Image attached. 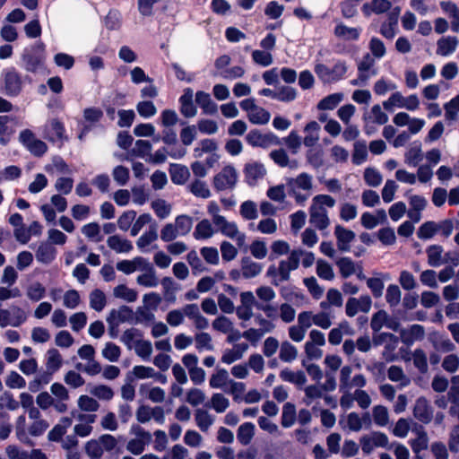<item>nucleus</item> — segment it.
Instances as JSON below:
<instances>
[{
	"label": "nucleus",
	"mask_w": 459,
	"mask_h": 459,
	"mask_svg": "<svg viewBox=\"0 0 459 459\" xmlns=\"http://www.w3.org/2000/svg\"><path fill=\"white\" fill-rule=\"evenodd\" d=\"M285 181L288 195L298 205L304 206L314 191L313 176L302 172L296 177L286 178Z\"/></svg>",
	"instance_id": "1"
},
{
	"label": "nucleus",
	"mask_w": 459,
	"mask_h": 459,
	"mask_svg": "<svg viewBox=\"0 0 459 459\" xmlns=\"http://www.w3.org/2000/svg\"><path fill=\"white\" fill-rule=\"evenodd\" d=\"M335 200L329 195H317L312 198L309 207V221L319 230H325L329 225L326 207L333 208Z\"/></svg>",
	"instance_id": "2"
},
{
	"label": "nucleus",
	"mask_w": 459,
	"mask_h": 459,
	"mask_svg": "<svg viewBox=\"0 0 459 459\" xmlns=\"http://www.w3.org/2000/svg\"><path fill=\"white\" fill-rule=\"evenodd\" d=\"M117 446L115 437L109 434L101 435L97 439H91L85 445V452L91 459H100L104 452H111Z\"/></svg>",
	"instance_id": "3"
},
{
	"label": "nucleus",
	"mask_w": 459,
	"mask_h": 459,
	"mask_svg": "<svg viewBox=\"0 0 459 459\" xmlns=\"http://www.w3.org/2000/svg\"><path fill=\"white\" fill-rule=\"evenodd\" d=\"M242 110L247 112L248 120L254 125H265L271 118L270 113L255 104L253 98L245 99L239 103Z\"/></svg>",
	"instance_id": "4"
},
{
	"label": "nucleus",
	"mask_w": 459,
	"mask_h": 459,
	"mask_svg": "<svg viewBox=\"0 0 459 459\" xmlns=\"http://www.w3.org/2000/svg\"><path fill=\"white\" fill-rule=\"evenodd\" d=\"M347 72L345 63L338 61L333 68L323 64H316L315 66V73L323 82H336L343 77Z\"/></svg>",
	"instance_id": "5"
},
{
	"label": "nucleus",
	"mask_w": 459,
	"mask_h": 459,
	"mask_svg": "<svg viewBox=\"0 0 459 459\" xmlns=\"http://www.w3.org/2000/svg\"><path fill=\"white\" fill-rule=\"evenodd\" d=\"M238 178L236 169L231 165H228L215 175L213 186L218 191L233 189L237 185Z\"/></svg>",
	"instance_id": "6"
},
{
	"label": "nucleus",
	"mask_w": 459,
	"mask_h": 459,
	"mask_svg": "<svg viewBox=\"0 0 459 459\" xmlns=\"http://www.w3.org/2000/svg\"><path fill=\"white\" fill-rule=\"evenodd\" d=\"M246 140L251 146L264 149L281 144V140L276 134L273 133L262 134L258 130L250 131L247 134Z\"/></svg>",
	"instance_id": "7"
},
{
	"label": "nucleus",
	"mask_w": 459,
	"mask_h": 459,
	"mask_svg": "<svg viewBox=\"0 0 459 459\" xmlns=\"http://www.w3.org/2000/svg\"><path fill=\"white\" fill-rule=\"evenodd\" d=\"M19 140L22 145L34 156H42L48 150L47 144L38 139L32 131L22 130L19 134Z\"/></svg>",
	"instance_id": "8"
},
{
	"label": "nucleus",
	"mask_w": 459,
	"mask_h": 459,
	"mask_svg": "<svg viewBox=\"0 0 459 459\" xmlns=\"http://www.w3.org/2000/svg\"><path fill=\"white\" fill-rule=\"evenodd\" d=\"M135 417L137 421L142 424L148 423L151 420H154L158 424L165 422L164 410L160 406L141 405L136 410Z\"/></svg>",
	"instance_id": "9"
},
{
	"label": "nucleus",
	"mask_w": 459,
	"mask_h": 459,
	"mask_svg": "<svg viewBox=\"0 0 459 459\" xmlns=\"http://www.w3.org/2000/svg\"><path fill=\"white\" fill-rule=\"evenodd\" d=\"M371 308V299L369 296H362L359 299L351 298L347 300L345 312L350 317L356 316L359 312L368 313Z\"/></svg>",
	"instance_id": "10"
},
{
	"label": "nucleus",
	"mask_w": 459,
	"mask_h": 459,
	"mask_svg": "<svg viewBox=\"0 0 459 459\" xmlns=\"http://www.w3.org/2000/svg\"><path fill=\"white\" fill-rule=\"evenodd\" d=\"M413 416L424 424H429L433 418V409L425 396L417 398L413 407Z\"/></svg>",
	"instance_id": "11"
},
{
	"label": "nucleus",
	"mask_w": 459,
	"mask_h": 459,
	"mask_svg": "<svg viewBox=\"0 0 459 459\" xmlns=\"http://www.w3.org/2000/svg\"><path fill=\"white\" fill-rule=\"evenodd\" d=\"M245 180L249 186H255L266 175L264 166L257 161L248 162L244 168Z\"/></svg>",
	"instance_id": "12"
},
{
	"label": "nucleus",
	"mask_w": 459,
	"mask_h": 459,
	"mask_svg": "<svg viewBox=\"0 0 459 459\" xmlns=\"http://www.w3.org/2000/svg\"><path fill=\"white\" fill-rule=\"evenodd\" d=\"M45 64V56L42 53H33L25 51L22 55V66L30 73H39L42 71Z\"/></svg>",
	"instance_id": "13"
},
{
	"label": "nucleus",
	"mask_w": 459,
	"mask_h": 459,
	"mask_svg": "<svg viewBox=\"0 0 459 459\" xmlns=\"http://www.w3.org/2000/svg\"><path fill=\"white\" fill-rule=\"evenodd\" d=\"M303 255L300 251H292L286 260L279 264L278 272L281 281H287L290 278V273L299 267L300 256Z\"/></svg>",
	"instance_id": "14"
},
{
	"label": "nucleus",
	"mask_w": 459,
	"mask_h": 459,
	"mask_svg": "<svg viewBox=\"0 0 459 459\" xmlns=\"http://www.w3.org/2000/svg\"><path fill=\"white\" fill-rule=\"evenodd\" d=\"M139 271L143 272V273L139 274L136 278V282L140 286H143L145 288H154L158 286L159 280L157 278L155 269L146 259Z\"/></svg>",
	"instance_id": "15"
},
{
	"label": "nucleus",
	"mask_w": 459,
	"mask_h": 459,
	"mask_svg": "<svg viewBox=\"0 0 459 459\" xmlns=\"http://www.w3.org/2000/svg\"><path fill=\"white\" fill-rule=\"evenodd\" d=\"M65 126L57 119L49 120L45 126V137L51 142H63L66 139Z\"/></svg>",
	"instance_id": "16"
},
{
	"label": "nucleus",
	"mask_w": 459,
	"mask_h": 459,
	"mask_svg": "<svg viewBox=\"0 0 459 459\" xmlns=\"http://www.w3.org/2000/svg\"><path fill=\"white\" fill-rule=\"evenodd\" d=\"M5 92L8 95H17L22 90V80L14 69H8L4 72Z\"/></svg>",
	"instance_id": "17"
},
{
	"label": "nucleus",
	"mask_w": 459,
	"mask_h": 459,
	"mask_svg": "<svg viewBox=\"0 0 459 459\" xmlns=\"http://www.w3.org/2000/svg\"><path fill=\"white\" fill-rule=\"evenodd\" d=\"M27 320V316L21 308L16 309V313L12 317L11 313L7 309L0 308V326L6 327L8 325L18 327Z\"/></svg>",
	"instance_id": "18"
},
{
	"label": "nucleus",
	"mask_w": 459,
	"mask_h": 459,
	"mask_svg": "<svg viewBox=\"0 0 459 459\" xmlns=\"http://www.w3.org/2000/svg\"><path fill=\"white\" fill-rule=\"evenodd\" d=\"M249 346L246 342L234 344L231 349H226L221 355V362L227 365L241 359Z\"/></svg>",
	"instance_id": "19"
},
{
	"label": "nucleus",
	"mask_w": 459,
	"mask_h": 459,
	"mask_svg": "<svg viewBox=\"0 0 459 459\" xmlns=\"http://www.w3.org/2000/svg\"><path fill=\"white\" fill-rule=\"evenodd\" d=\"M193 90L191 88H186L179 98L180 112L186 117H193L197 113V108L193 102Z\"/></svg>",
	"instance_id": "20"
},
{
	"label": "nucleus",
	"mask_w": 459,
	"mask_h": 459,
	"mask_svg": "<svg viewBox=\"0 0 459 459\" xmlns=\"http://www.w3.org/2000/svg\"><path fill=\"white\" fill-rule=\"evenodd\" d=\"M186 317L190 319L197 330H204L209 326L208 319L204 316L196 304H186Z\"/></svg>",
	"instance_id": "21"
},
{
	"label": "nucleus",
	"mask_w": 459,
	"mask_h": 459,
	"mask_svg": "<svg viewBox=\"0 0 459 459\" xmlns=\"http://www.w3.org/2000/svg\"><path fill=\"white\" fill-rule=\"evenodd\" d=\"M383 322L387 328L394 332L400 330L401 325L398 318L389 316L384 310H378L375 313V333L378 331Z\"/></svg>",
	"instance_id": "22"
},
{
	"label": "nucleus",
	"mask_w": 459,
	"mask_h": 459,
	"mask_svg": "<svg viewBox=\"0 0 459 459\" xmlns=\"http://www.w3.org/2000/svg\"><path fill=\"white\" fill-rule=\"evenodd\" d=\"M195 102L202 108L204 114L214 115L217 112V104L212 101L210 94L205 91H199L195 93Z\"/></svg>",
	"instance_id": "23"
},
{
	"label": "nucleus",
	"mask_w": 459,
	"mask_h": 459,
	"mask_svg": "<svg viewBox=\"0 0 459 459\" xmlns=\"http://www.w3.org/2000/svg\"><path fill=\"white\" fill-rule=\"evenodd\" d=\"M194 415L195 424L202 432H207L215 421V417L204 409H196Z\"/></svg>",
	"instance_id": "24"
},
{
	"label": "nucleus",
	"mask_w": 459,
	"mask_h": 459,
	"mask_svg": "<svg viewBox=\"0 0 459 459\" xmlns=\"http://www.w3.org/2000/svg\"><path fill=\"white\" fill-rule=\"evenodd\" d=\"M270 158L281 168H290V169H296L299 167V163L296 160H290L286 151L283 149H278L272 151L269 154Z\"/></svg>",
	"instance_id": "25"
},
{
	"label": "nucleus",
	"mask_w": 459,
	"mask_h": 459,
	"mask_svg": "<svg viewBox=\"0 0 459 459\" xmlns=\"http://www.w3.org/2000/svg\"><path fill=\"white\" fill-rule=\"evenodd\" d=\"M372 65L373 58L371 57L370 54H367L364 56V59L359 63V77L358 79L352 81V83L355 85L363 84L366 81H368L371 75L370 70Z\"/></svg>",
	"instance_id": "26"
},
{
	"label": "nucleus",
	"mask_w": 459,
	"mask_h": 459,
	"mask_svg": "<svg viewBox=\"0 0 459 459\" xmlns=\"http://www.w3.org/2000/svg\"><path fill=\"white\" fill-rule=\"evenodd\" d=\"M151 152L152 144L149 141L137 140L134 143V147L129 152L128 157L126 159L130 160L133 157H137L148 161Z\"/></svg>",
	"instance_id": "27"
},
{
	"label": "nucleus",
	"mask_w": 459,
	"mask_h": 459,
	"mask_svg": "<svg viewBox=\"0 0 459 459\" xmlns=\"http://www.w3.org/2000/svg\"><path fill=\"white\" fill-rule=\"evenodd\" d=\"M63 365V359L56 349H49L46 353V368L49 374L58 371Z\"/></svg>",
	"instance_id": "28"
},
{
	"label": "nucleus",
	"mask_w": 459,
	"mask_h": 459,
	"mask_svg": "<svg viewBox=\"0 0 459 459\" xmlns=\"http://www.w3.org/2000/svg\"><path fill=\"white\" fill-rule=\"evenodd\" d=\"M320 125L316 121H311L304 128L306 134L303 143L307 147L314 146L319 140Z\"/></svg>",
	"instance_id": "29"
},
{
	"label": "nucleus",
	"mask_w": 459,
	"mask_h": 459,
	"mask_svg": "<svg viewBox=\"0 0 459 459\" xmlns=\"http://www.w3.org/2000/svg\"><path fill=\"white\" fill-rule=\"evenodd\" d=\"M231 379L225 368H217L211 376L209 385L212 388H219L225 390V386L230 385Z\"/></svg>",
	"instance_id": "30"
},
{
	"label": "nucleus",
	"mask_w": 459,
	"mask_h": 459,
	"mask_svg": "<svg viewBox=\"0 0 459 459\" xmlns=\"http://www.w3.org/2000/svg\"><path fill=\"white\" fill-rule=\"evenodd\" d=\"M188 191L195 197L207 199L212 195L211 190L206 182L201 179H195L187 186Z\"/></svg>",
	"instance_id": "31"
},
{
	"label": "nucleus",
	"mask_w": 459,
	"mask_h": 459,
	"mask_svg": "<svg viewBox=\"0 0 459 459\" xmlns=\"http://www.w3.org/2000/svg\"><path fill=\"white\" fill-rule=\"evenodd\" d=\"M255 427L252 422H245L241 424L237 432V438L243 446H247L255 436Z\"/></svg>",
	"instance_id": "32"
},
{
	"label": "nucleus",
	"mask_w": 459,
	"mask_h": 459,
	"mask_svg": "<svg viewBox=\"0 0 459 459\" xmlns=\"http://www.w3.org/2000/svg\"><path fill=\"white\" fill-rule=\"evenodd\" d=\"M113 296L126 302L132 303L137 299L138 292L126 284H119L113 289Z\"/></svg>",
	"instance_id": "33"
},
{
	"label": "nucleus",
	"mask_w": 459,
	"mask_h": 459,
	"mask_svg": "<svg viewBox=\"0 0 459 459\" xmlns=\"http://www.w3.org/2000/svg\"><path fill=\"white\" fill-rule=\"evenodd\" d=\"M56 253V248L52 244L48 242L42 243L36 252V258L40 263L49 264L55 259Z\"/></svg>",
	"instance_id": "34"
},
{
	"label": "nucleus",
	"mask_w": 459,
	"mask_h": 459,
	"mask_svg": "<svg viewBox=\"0 0 459 459\" xmlns=\"http://www.w3.org/2000/svg\"><path fill=\"white\" fill-rule=\"evenodd\" d=\"M46 288L39 281H32L26 287V296L32 302H38L45 298Z\"/></svg>",
	"instance_id": "35"
},
{
	"label": "nucleus",
	"mask_w": 459,
	"mask_h": 459,
	"mask_svg": "<svg viewBox=\"0 0 459 459\" xmlns=\"http://www.w3.org/2000/svg\"><path fill=\"white\" fill-rule=\"evenodd\" d=\"M416 430L418 437L410 441V446L413 453L419 454L420 451L428 448L429 437L421 425L419 426V429L416 428Z\"/></svg>",
	"instance_id": "36"
},
{
	"label": "nucleus",
	"mask_w": 459,
	"mask_h": 459,
	"mask_svg": "<svg viewBox=\"0 0 459 459\" xmlns=\"http://www.w3.org/2000/svg\"><path fill=\"white\" fill-rule=\"evenodd\" d=\"M279 358L283 362H292L298 358V349L288 341L280 345Z\"/></svg>",
	"instance_id": "37"
},
{
	"label": "nucleus",
	"mask_w": 459,
	"mask_h": 459,
	"mask_svg": "<svg viewBox=\"0 0 459 459\" xmlns=\"http://www.w3.org/2000/svg\"><path fill=\"white\" fill-rule=\"evenodd\" d=\"M280 377L286 382L295 384L297 385H303L307 382L306 375L303 371H292L289 368H284L280 373Z\"/></svg>",
	"instance_id": "38"
},
{
	"label": "nucleus",
	"mask_w": 459,
	"mask_h": 459,
	"mask_svg": "<svg viewBox=\"0 0 459 459\" xmlns=\"http://www.w3.org/2000/svg\"><path fill=\"white\" fill-rule=\"evenodd\" d=\"M144 260L143 257L140 256L133 260H123L117 264V269L126 274H130L135 271H139L143 264H144Z\"/></svg>",
	"instance_id": "39"
},
{
	"label": "nucleus",
	"mask_w": 459,
	"mask_h": 459,
	"mask_svg": "<svg viewBox=\"0 0 459 459\" xmlns=\"http://www.w3.org/2000/svg\"><path fill=\"white\" fill-rule=\"evenodd\" d=\"M457 43L455 37L441 38L437 40V53L440 56H448L455 50Z\"/></svg>",
	"instance_id": "40"
},
{
	"label": "nucleus",
	"mask_w": 459,
	"mask_h": 459,
	"mask_svg": "<svg viewBox=\"0 0 459 459\" xmlns=\"http://www.w3.org/2000/svg\"><path fill=\"white\" fill-rule=\"evenodd\" d=\"M195 349L198 351H213L214 346L212 343V338L210 333L205 332H198L195 334Z\"/></svg>",
	"instance_id": "41"
},
{
	"label": "nucleus",
	"mask_w": 459,
	"mask_h": 459,
	"mask_svg": "<svg viewBox=\"0 0 459 459\" xmlns=\"http://www.w3.org/2000/svg\"><path fill=\"white\" fill-rule=\"evenodd\" d=\"M170 175L174 184L183 185L187 181L190 172L186 166L177 164L171 167Z\"/></svg>",
	"instance_id": "42"
},
{
	"label": "nucleus",
	"mask_w": 459,
	"mask_h": 459,
	"mask_svg": "<svg viewBox=\"0 0 459 459\" xmlns=\"http://www.w3.org/2000/svg\"><path fill=\"white\" fill-rule=\"evenodd\" d=\"M143 339V334L136 328L126 330L120 337L121 342L129 349H134V345Z\"/></svg>",
	"instance_id": "43"
},
{
	"label": "nucleus",
	"mask_w": 459,
	"mask_h": 459,
	"mask_svg": "<svg viewBox=\"0 0 459 459\" xmlns=\"http://www.w3.org/2000/svg\"><path fill=\"white\" fill-rule=\"evenodd\" d=\"M108 247L117 253H128L133 249L130 241L124 239L118 236H112L108 239Z\"/></svg>",
	"instance_id": "44"
},
{
	"label": "nucleus",
	"mask_w": 459,
	"mask_h": 459,
	"mask_svg": "<svg viewBox=\"0 0 459 459\" xmlns=\"http://www.w3.org/2000/svg\"><path fill=\"white\" fill-rule=\"evenodd\" d=\"M297 419L296 407L293 403H286L282 407L281 425L284 428L291 427Z\"/></svg>",
	"instance_id": "45"
},
{
	"label": "nucleus",
	"mask_w": 459,
	"mask_h": 459,
	"mask_svg": "<svg viewBox=\"0 0 459 459\" xmlns=\"http://www.w3.org/2000/svg\"><path fill=\"white\" fill-rule=\"evenodd\" d=\"M186 305L181 308L170 310L166 316L167 323L172 326L177 327L184 324L185 317H186Z\"/></svg>",
	"instance_id": "46"
},
{
	"label": "nucleus",
	"mask_w": 459,
	"mask_h": 459,
	"mask_svg": "<svg viewBox=\"0 0 459 459\" xmlns=\"http://www.w3.org/2000/svg\"><path fill=\"white\" fill-rule=\"evenodd\" d=\"M398 342L399 338L391 333H381L375 334V346L385 343V348L387 350L393 351L395 349Z\"/></svg>",
	"instance_id": "47"
},
{
	"label": "nucleus",
	"mask_w": 459,
	"mask_h": 459,
	"mask_svg": "<svg viewBox=\"0 0 459 459\" xmlns=\"http://www.w3.org/2000/svg\"><path fill=\"white\" fill-rule=\"evenodd\" d=\"M89 299L90 307L98 312L102 311L107 304L106 295L99 289L93 290L90 293Z\"/></svg>",
	"instance_id": "48"
},
{
	"label": "nucleus",
	"mask_w": 459,
	"mask_h": 459,
	"mask_svg": "<svg viewBox=\"0 0 459 459\" xmlns=\"http://www.w3.org/2000/svg\"><path fill=\"white\" fill-rule=\"evenodd\" d=\"M325 391L319 385H310L305 387L304 393L305 396L303 398V403L310 406L316 400L323 397V393Z\"/></svg>",
	"instance_id": "49"
},
{
	"label": "nucleus",
	"mask_w": 459,
	"mask_h": 459,
	"mask_svg": "<svg viewBox=\"0 0 459 459\" xmlns=\"http://www.w3.org/2000/svg\"><path fill=\"white\" fill-rule=\"evenodd\" d=\"M343 100V94L337 92L333 93L323 100L317 104V108L320 110H332L337 107V105Z\"/></svg>",
	"instance_id": "50"
},
{
	"label": "nucleus",
	"mask_w": 459,
	"mask_h": 459,
	"mask_svg": "<svg viewBox=\"0 0 459 459\" xmlns=\"http://www.w3.org/2000/svg\"><path fill=\"white\" fill-rule=\"evenodd\" d=\"M334 34L341 39L345 40H355L359 36V31L356 28L348 27L342 23L338 24L335 27Z\"/></svg>",
	"instance_id": "51"
},
{
	"label": "nucleus",
	"mask_w": 459,
	"mask_h": 459,
	"mask_svg": "<svg viewBox=\"0 0 459 459\" xmlns=\"http://www.w3.org/2000/svg\"><path fill=\"white\" fill-rule=\"evenodd\" d=\"M133 311L126 306H122L118 309H112L107 318L112 322H117L118 325L127 321L132 317Z\"/></svg>",
	"instance_id": "52"
},
{
	"label": "nucleus",
	"mask_w": 459,
	"mask_h": 459,
	"mask_svg": "<svg viewBox=\"0 0 459 459\" xmlns=\"http://www.w3.org/2000/svg\"><path fill=\"white\" fill-rule=\"evenodd\" d=\"M262 265L258 263L253 262L249 259L242 261L241 273L242 275L248 279L258 275L262 272Z\"/></svg>",
	"instance_id": "53"
},
{
	"label": "nucleus",
	"mask_w": 459,
	"mask_h": 459,
	"mask_svg": "<svg viewBox=\"0 0 459 459\" xmlns=\"http://www.w3.org/2000/svg\"><path fill=\"white\" fill-rule=\"evenodd\" d=\"M286 183L271 186L267 189L266 195L269 199L277 203H283L286 200Z\"/></svg>",
	"instance_id": "54"
},
{
	"label": "nucleus",
	"mask_w": 459,
	"mask_h": 459,
	"mask_svg": "<svg viewBox=\"0 0 459 459\" xmlns=\"http://www.w3.org/2000/svg\"><path fill=\"white\" fill-rule=\"evenodd\" d=\"M77 405L82 411L87 412H95L100 408L97 400L85 394L79 396Z\"/></svg>",
	"instance_id": "55"
},
{
	"label": "nucleus",
	"mask_w": 459,
	"mask_h": 459,
	"mask_svg": "<svg viewBox=\"0 0 459 459\" xmlns=\"http://www.w3.org/2000/svg\"><path fill=\"white\" fill-rule=\"evenodd\" d=\"M217 149V143L212 139H204L200 141L194 149V156L201 158L204 153H210Z\"/></svg>",
	"instance_id": "56"
},
{
	"label": "nucleus",
	"mask_w": 459,
	"mask_h": 459,
	"mask_svg": "<svg viewBox=\"0 0 459 459\" xmlns=\"http://www.w3.org/2000/svg\"><path fill=\"white\" fill-rule=\"evenodd\" d=\"M212 326L215 331L226 334L233 331L234 324L227 316H220L212 321Z\"/></svg>",
	"instance_id": "57"
},
{
	"label": "nucleus",
	"mask_w": 459,
	"mask_h": 459,
	"mask_svg": "<svg viewBox=\"0 0 459 459\" xmlns=\"http://www.w3.org/2000/svg\"><path fill=\"white\" fill-rule=\"evenodd\" d=\"M230 406V400L222 394L216 393L211 397V408L217 413L224 412Z\"/></svg>",
	"instance_id": "58"
},
{
	"label": "nucleus",
	"mask_w": 459,
	"mask_h": 459,
	"mask_svg": "<svg viewBox=\"0 0 459 459\" xmlns=\"http://www.w3.org/2000/svg\"><path fill=\"white\" fill-rule=\"evenodd\" d=\"M121 349L113 342H107L101 351L102 356L110 362L118 361L121 356Z\"/></svg>",
	"instance_id": "59"
},
{
	"label": "nucleus",
	"mask_w": 459,
	"mask_h": 459,
	"mask_svg": "<svg viewBox=\"0 0 459 459\" xmlns=\"http://www.w3.org/2000/svg\"><path fill=\"white\" fill-rule=\"evenodd\" d=\"M297 98V91L290 86L281 85L276 89V100L290 102Z\"/></svg>",
	"instance_id": "60"
},
{
	"label": "nucleus",
	"mask_w": 459,
	"mask_h": 459,
	"mask_svg": "<svg viewBox=\"0 0 459 459\" xmlns=\"http://www.w3.org/2000/svg\"><path fill=\"white\" fill-rule=\"evenodd\" d=\"M13 120L9 116H0V143L3 145H5L8 141L10 135L13 134V130L9 126V123Z\"/></svg>",
	"instance_id": "61"
},
{
	"label": "nucleus",
	"mask_w": 459,
	"mask_h": 459,
	"mask_svg": "<svg viewBox=\"0 0 459 459\" xmlns=\"http://www.w3.org/2000/svg\"><path fill=\"white\" fill-rule=\"evenodd\" d=\"M112 177L118 186H126L130 178V172L126 167L116 166L112 170Z\"/></svg>",
	"instance_id": "62"
},
{
	"label": "nucleus",
	"mask_w": 459,
	"mask_h": 459,
	"mask_svg": "<svg viewBox=\"0 0 459 459\" xmlns=\"http://www.w3.org/2000/svg\"><path fill=\"white\" fill-rule=\"evenodd\" d=\"M304 285L315 299H319L324 295V288L321 287L315 277H308L303 280Z\"/></svg>",
	"instance_id": "63"
},
{
	"label": "nucleus",
	"mask_w": 459,
	"mask_h": 459,
	"mask_svg": "<svg viewBox=\"0 0 459 459\" xmlns=\"http://www.w3.org/2000/svg\"><path fill=\"white\" fill-rule=\"evenodd\" d=\"M445 116L448 120H455L459 112V94L444 105Z\"/></svg>",
	"instance_id": "64"
}]
</instances>
